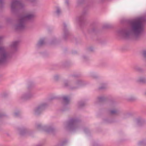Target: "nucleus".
<instances>
[{
	"instance_id": "1",
	"label": "nucleus",
	"mask_w": 146,
	"mask_h": 146,
	"mask_svg": "<svg viewBox=\"0 0 146 146\" xmlns=\"http://www.w3.org/2000/svg\"><path fill=\"white\" fill-rule=\"evenodd\" d=\"M145 21L144 17L138 18L131 23L130 30L126 29H119L117 31V35L125 39L138 40L144 31L143 23Z\"/></svg>"
},
{
	"instance_id": "2",
	"label": "nucleus",
	"mask_w": 146,
	"mask_h": 146,
	"mask_svg": "<svg viewBox=\"0 0 146 146\" xmlns=\"http://www.w3.org/2000/svg\"><path fill=\"white\" fill-rule=\"evenodd\" d=\"M35 16L33 12H28L21 17L18 21V23L15 26L17 30H22L26 28V23L32 21Z\"/></svg>"
},
{
	"instance_id": "3",
	"label": "nucleus",
	"mask_w": 146,
	"mask_h": 146,
	"mask_svg": "<svg viewBox=\"0 0 146 146\" xmlns=\"http://www.w3.org/2000/svg\"><path fill=\"white\" fill-rule=\"evenodd\" d=\"M64 86L71 90L77 89L82 86L83 85V82L81 80H78L75 82L72 80V78L69 80H65L64 82Z\"/></svg>"
},
{
	"instance_id": "4",
	"label": "nucleus",
	"mask_w": 146,
	"mask_h": 146,
	"mask_svg": "<svg viewBox=\"0 0 146 146\" xmlns=\"http://www.w3.org/2000/svg\"><path fill=\"white\" fill-rule=\"evenodd\" d=\"M79 120L77 119H72L68 122L64 124L65 128L69 130L74 131L78 129L80 127Z\"/></svg>"
},
{
	"instance_id": "5",
	"label": "nucleus",
	"mask_w": 146,
	"mask_h": 146,
	"mask_svg": "<svg viewBox=\"0 0 146 146\" xmlns=\"http://www.w3.org/2000/svg\"><path fill=\"white\" fill-rule=\"evenodd\" d=\"M1 39L0 38V42ZM10 55V54L7 52L4 47L0 46V65L6 63Z\"/></svg>"
},
{
	"instance_id": "6",
	"label": "nucleus",
	"mask_w": 146,
	"mask_h": 146,
	"mask_svg": "<svg viewBox=\"0 0 146 146\" xmlns=\"http://www.w3.org/2000/svg\"><path fill=\"white\" fill-rule=\"evenodd\" d=\"M24 4L20 0H14L12 1L11 4V11L12 12H15L18 10L24 8Z\"/></svg>"
},
{
	"instance_id": "7",
	"label": "nucleus",
	"mask_w": 146,
	"mask_h": 146,
	"mask_svg": "<svg viewBox=\"0 0 146 146\" xmlns=\"http://www.w3.org/2000/svg\"><path fill=\"white\" fill-rule=\"evenodd\" d=\"M36 128L40 131H44L48 133H52L54 130V129L51 126H42L41 124L39 123L36 125Z\"/></svg>"
},
{
	"instance_id": "8",
	"label": "nucleus",
	"mask_w": 146,
	"mask_h": 146,
	"mask_svg": "<svg viewBox=\"0 0 146 146\" xmlns=\"http://www.w3.org/2000/svg\"><path fill=\"white\" fill-rule=\"evenodd\" d=\"M47 104L46 103H44L41 104L37 107L35 108L34 110V114L36 115L40 114L41 112L46 107Z\"/></svg>"
},
{
	"instance_id": "9",
	"label": "nucleus",
	"mask_w": 146,
	"mask_h": 146,
	"mask_svg": "<svg viewBox=\"0 0 146 146\" xmlns=\"http://www.w3.org/2000/svg\"><path fill=\"white\" fill-rule=\"evenodd\" d=\"M33 93L30 91H28L23 94L21 96V99L24 100H29L33 98Z\"/></svg>"
},
{
	"instance_id": "10",
	"label": "nucleus",
	"mask_w": 146,
	"mask_h": 146,
	"mask_svg": "<svg viewBox=\"0 0 146 146\" xmlns=\"http://www.w3.org/2000/svg\"><path fill=\"white\" fill-rule=\"evenodd\" d=\"M18 131L19 133L21 135H24L26 133L29 134L28 129L25 127H23L18 129Z\"/></svg>"
},
{
	"instance_id": "11",
	"label": "nucleus",
	"mask_w": 146,
	"mask_h": 146,
	"mask_svg": "<svg viewBox=\"0 0 146 146\" xmlns=\"http://www.w3.org/2000/svg\"><path fill=\"white\" fill-rule=\"evenodd\" d=\"M63 27L64 29L63 30V37L64 38H66V37L68 35L69 32L68 30L66 28V25L65 23H63Z\"/></svg>"
},
{
	"instance_id": "12",
	"label": "nucleus",
	"mask_w": 146,
	"mask_h": 146,
	"mask_svg": "<svg viewBox=\"0 0 146 146\" xmlns=\"http://www.w3.org/2000/svg\"><path fill=\"white\" fill-rule=\"evenodd\" d=\"M18 44V42L15 41L12 42L11 45V47L13 51L17 50Z\"/></svg>"
},
{
	"instance_id": "13",
	"label": "nucleus",
	"mask_w": 146,
	"mask_h": 146,
	"mask_svg": "<svg viewBox=\"0 0 146 146\" xmlns=\"http://www.w3.org/2000/svg\"><path fill=\"white\" fill-rule=\"evenodd\" d=\"M54 13L55 15L57 17L59 16L62 14V11L59 7H55V10Z\"/></svg>"
},
{
	"instance_id": "14",
	"label": "nucleus",
	"mask_w": 146,
	"mask_h": 146,
	"mask_svg": "<svg viewBox=\"0 0 146 146\" xmlns=\"http://www.w3.org/2000/svg\"><path fill=\"white\" fill-rule=\"evenodd\" d=\"M45 43L44 39L42 38L40 39L36 44V46L39 48L43 46Z\"/></svg>"
},
{
	"instance_id": "15",
	"label": "nucleus",
	"mask_w": 146,
	"mask_h": 146,
	"mask_svg": "<svg viewBox=\"0 0 146 146\" xmlns=\"http://www.w3.org/2000/svg\"><path fill=\"white\" fill-rule=\"evenodd\" d=\"M120 113V111L116 108H115L110 111V113L111 115H118Z\"/></svg>"
},
{
	"instance_id": "16",
	"label": "nucleus",
	"mask_w": 146,
	"mask_h": 146,
	"mask_svg": "<svg viewBox=\"0 0 146 146\" xmlns=\"http://www.w3.org/2000/svg\"><path fill=\"white\" fill-rule=\"evenodd\" d=\"M84 19V15H81L78 17L77 18V21L80 24H81L83 21Z\"/></svg>"
},
{
	"instance_id": "17",
	"label": "nucleus",
	"mask_w": 146,
	"mask_h": 146,
	"mask_svg": "<svg viewBox=\"0 0 146 146\" xmlns=\"http://www.w3.org/2000/svg\"><path fill=\"white\" fill-rule=\"evenodd\" d=\"M137 81L142 83H146V76H142L139 77L137 80Z\"/></svg>"
},
{
	"instance_id": "18",
	"label": "nucleus",
	"mask_w": 146,
	"mask_h": 146,
	"mask_svg": "<svg viewBox=\"0 0 146 146\" xmlns=\"http://www.w3.org/2000/svg\"><path fill=\"white\" fill-rule=\"evenodd\" d=\"M64 103L66 104H68L70 102V98L68 96H64L62 98Z\"/></svg>"
},
{
	"instance_id": "19",
	"label": "nucleus",
	"mask_w": 146,
	"mask_h": 146,
	"mask_svg": "<svg viewBox=\"0 0 146 146\" xmlns=\"http://www.w3.org/2000/svg\"><path fill=\"white\" fill-rule=\"evenodd\" d=\"M138 146H146V139H144L138 142L137 143Z\"/></svg>"
},
{
	"instance_id": "20",
	"label": "nucleus",
	"mask_w": 146,
	"mask_h": 146,
	"mask_svg": "<svg viewBox=\"0 0 146 146\" xmlns=\"http://www.w3.org/2000/svg\"><path fill=\"white\" fill-rule=\"evenodd\" d=\"M133 69L135 71L138 72H141L143 71V70L140 67L137 66H134Z\"/></svg>"
},
{
	"instance_id": "21",
	"label": "nucleus",
	"mask_w": 146,
	"mask_h": 146,
	"mask_svg": "<svg viewBox=\"0 0 146 146\" xmlns=\"http://www.w3.org/2000/svg\"><path fill=\"white\" fill-rule=\"evenodd\" d=\"M126 99L129 101H133L137 99L134 96H131L126 98Z\"/></svg>"
},
{
	"instance_id": "22",
	"label": "nucleus",
	"mask_w": 146,
	"mask_h": 146,
	"mask_svg": "<svg viewBox=\"0 0 146 146\" xmlns=\"http://www.w3.org/2000/svg\"><path fill=\"white\" fill-rule=\"evenodd\" d=\"M98 100L99 102H102L104 101L105 100V98L103 96H100L98 98Z\"/></svg>"
},
{
	"instance_id": "23",
	"label": "nucleus",
	"mask_w": 146,
	"mask_h": 146,
	"mask_svg": "<svg viewBox=\"0 0 146 146\" xmlns=\"http://www.w3.org/2000/svg\"><path fill=\"white\" fill-rule=\"evenodd\" d=\"M85 104V103L82 101H81L78 103V105L80 107L83 106H84Z\"/></svg>"
},
{
	"instance_id": "24",
	"label": "nucleus",
	"mask_w": 146,
	"mask_h": 146,
	"mask_svg": "<svg viewBox=\"0 0 146 146\" xmlns=\"http://www.w3.org/2000/svg\"><path fill=\"white\" fill-rule=\"evenodd\" d=\"M105 121L107 123H111L113 122V121L111 120H108V119H105Z\"/></svg>"
},
{
	"instance_id": "25",
	"label": "nucleus",
	"mask_w": 146,
	"mask_h": 146,
	"mask_svg": "<svg viewBox=\"0 0 146 146\" xmlns=\"http://www.w3.org/2000/svg\"><path fill=\"white\" fill-rule=\"evenodd\" d=\"M59 78V76L58 75H55L54 76V80H57Z\"/></svg>"
},
{
	"instance_id": "26",
	"label": "nucleus",
	"mask_w": 146,
	"mask_h": 146,
	"mask_svg": "<svg viewBox=\"0 0 146 146\" xmlns=\"http://www.w3.org/2000/svg\"><path fill=\"white\" fill-rule=\"evenodd\" d=\"M20 115V113L19 112H16L14 113V116L15 117H18Z\"/></svg>"
},
{
	"instance_id": "27",
	"label": "nucleus",
	"mask_w": 146,
	"mask_h": 146,
	"mask_svg": "<svg viewBox=\"0 0 146 146\" xmlns=\"http://www.w3.org/2000/svg\"><path fill=\"white\" fill-rule=\"evenodd\" d=\"M106 87L105 86H103L99 88V89H104L106 88Z\"/></svg>"
},
{
	"instance_id": "28",
	"label": "nucleus",
	"mask_w": 146,
	"mask_h": 146,
	"mask_svg": "<svg viewBox=\"0 0 146 146\" xmlns=\"http://www.w3.org/2000/svg\"><path fill=\"white\" fill-rule=\"evenodd\" d=\"M3 4V0H0V7H2Z\"/></svg>"
},
{
	"instance_id": "29",
	"label": "nucleus",
	"mask_w": 146,
	"mask_h": 146,
	"mask_svg": "<svg viewBox=\"0 0 146 146\" xmlns=\"http://www.w3.org/2000/svg\"><path fill=\"white\" fill-rule=\"evenodd\" d=\"M128 114H125L123 115L122 116V117L123 118L125 119L127 117V116H128Z\"/></svg>"
},
{
	"instance_id": "30",
	"label": "nucleus",
	"mask_w": 146,
	"mask_h": 146,
	"mask_svg": "<svg viewBox=\"0 0 146 146\" xmlns=\"http://www.w3.org/2000/svg\"><path fill=\"white\" fill-rule=\"evenodd\" d=\"M88 50L90 51H92L94 50V48L92 47H90L88 48Z\"/></svg>"
},
{
	"instance_id": "31",
	"label": "nucleus",
	"mask_w": 146,
	"mask_h": 146,
	"mask_svg": "<svg viewBox=\"0 0 146 146\" xmlns=\"http://www.w3.org/2000/svg\"><path fill=\"white\" fill-rule=\"evenodd\" d=\"M83 58L85 60H87L88 59V58L87 57L85 56H83Z\"/></svg>"
},
{
	"instance_id": "32",
	"label": "nucleus",
	"mask_w": 146,
	"mask_h": 146,
	"mask_svg": "<svg viewBox=\"0 0 146 146\" xmlns=\"http://www.w3.org/2000/svg\"><path fill=\"white\" fill-rule=\"evenodd\" d=\"M141 120L140 119H136V121L137 123H139L141 122Z\"/></svg>"
},
{
	"instance_id": "33",
	"label": "nucleus",
	"mask_w": 146,
	"mask_h": 146,
	"mask_svg": "<svg viewBox=\"0 0 146 146\" xmlns=\"http://www.w3.org/2000/svg\"><path fill=\"white\" fill-rule=\"evenodd\" d=\"M143 55L144 57H146V51H144L143 52Z\"/></svg>"
},
{
	"instance_id": "34",
	"label": "nucleus",
	"mask_w": 146,
	"mask_h": 146,
	"mask_svg": "<svg viewBox=\"0 0 146 146\" xmlns=\"http://www.w3.org/2000/svg\"><path fill=\"white\" fill-rule=\"evenodd\" d=\"M65 3L67 6H68L69 2H68V0H66V1H65Z\"/></svg>"
},
{
	"instance_id": "35",
	"label": "nucleus",
	"mask_w": 146,
	"mask_h": 146,
	"mask_svg": "<svg viewBox=\"0 0 146 146\" xmlns=\"http://www.w3.org/2000/svg\"><path fill=\"white\" fill-rule=\"evenodd\" d=\"M3 115H4L2 113L1 114V113H0V117H1Z\"/></svg>"
},
{
	"instance_id": "36",
	"label": "nucleus",
	"mask_w": 146,
	"mask_h": 146,
	"mask_svg": "<svg viewBox=\"0 0 146 146\" xmlns=\"http://www.w3.org/2000/svg\"><path fill=\"white\" fill-rule=\"evenodd\" d=\"M37 146H43L42 144H39L37 145Z\"/></svg>"
},
{
	"instance_id": "37",
	"label": "nucleus",
	"mask_w": 146,
	"mask_h": 146,
	"mask_svg": "<svg viewBox=\"0 0 146 146\" xmlns=\"http://www.w3.org/2000/svg\"><path fill=\"white\" fill-rule=\"evenodd\" d=\"M9 20H10V19H9V18L8 19H7V21H8Z\"/></svg>"
},
{
	"instance_id": "38",
	"label": "nucleus",
	"mask_w": 146,
	"mask_h": 146,
	"mask_svg": "<svg viewBox=\"0 0 146 146\" xmlns=\"http://www.w3.org/2000/svg\"><path fill=\"white\" fill-rule=\"evenodd\" d=\"M63 145L62 144H61L60 145Z\"/></svg>"
}]
</instances>
